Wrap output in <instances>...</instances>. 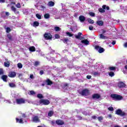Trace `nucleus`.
Masks as SVG:
<instances>
[{"label":"nucleus","mask_w":127,"mask_h":127,"mask_svg":"<svg viewBox=\"0 0 127 127\" xmlns=\"http://www.w3.org/2000/svg\"><path fill=\"white\" fill-rule=\"evenodd\" d=\"M110 97L115 101H121L124 98L122 95L116 94H111Z\"/></svg>","instance_id":"nucleus-1"},{"label":"nucleus","mask_w":127,"mask_h":127,"mask_svg":"<svg viewBox=\"0 0 127 127\" xmlns=\"http://www.w3.org/2000/svg\"><path fill=\"white\" fill-rule=\"evenodd\" d=\"M78 92L79 95H81V96H87L90 95V90L87 88L83 89L81 91L78 90Z\"/></svg>","instance_id":"nucleus-2"},{"label":"nucleus","mask_w":127,"mask_h":127,"mask_svg":"<svg viewBox=\"0 0 127 127\" xmlns=\"http://www.w3.org/2000/svg\"><path fill=\"white\" fill-rule=\"evenodd\" d=\"M41 105H44L45 106H48L50 104V101L48 99H40L39 101Z\"/></svg>","instance_id":"nucleus-3"},{"label":"nucleus","mask_w":127,"mask_h":127,"mask_svg":"<svg viewBox=\"0 0 127 127\" xmlns=\"http://www.w3.org/2000/svg\"><path fill=\"white\" fill-rule=\"evenodd\" d=\"M116 114L120 116V117H126L127 116V113L121 109L116 110Z\"/></svg>","instance_id":"nucleus-4"},{"label":"nucleus","mask_w":127,"mask_h":127,"mask_svg":"<svg viewBox=\"0 0 127 127\" xmlns=\"http://www.w3.org/2000/svg\"><path fill=\"white\" fill-rule=\"evenodd\" d=\"M95 49L98 51L99 53H103V52H105V49L100 47V46H95Z\"/></svg>","instance_id":"nucleus-5"},{"label":"nucleus","mask_w":127,"mask_h":127,"mask_svg":"<svg viewBox=\"0 0 127 127\" xmlns=\"http://www.w3.org/2000/svg\"><path fill=\"white\" fill-rule=\"evenodd\" d=\"M44 37L46 40H50L52 39V35L49 33H46L44 35Z\"/></svg>","instance_id":"nucleus-6"},{"label":"nucleus","mask_w":127,"mask_h":127,"mask_svg":"<svg viewBox=\"0 0 127 127\" xmlns=\"http://www.w3.org/2000/svg\"><path fill=\"white\" fill-rule=\"evenodd\" d=\"M8 76L9 78H15L16 77V72L14 71H9Z\"/></svg>","instance_id":"nucleus-7"},{"label":"nucleus","mask_w":127,"mask_h":127,"mask_svg":"<svg viewBox=\"0 0 127 127\" xmlns=\"http://www.w3.org/2000/svg\"><path fill=\"white\" fill-rule=\"evenodd\" d=\"M16 103L17 105H21V104H24L25 103V100L23 98L16 99Z\"/></svg>","instance_id":"nucleus-8"},{"label":"nucleus","mask_w":127,"mask_h":127,"mask_svg":"<svg viewBox=\"0 0 127 127\" xmlns=\"http://www.w3.org/2000/svg\"><path fill=\"white\" fill-rule=\"evenodd\" d=\"M82 36V33L78 32L77 35H75V38L76 39H80V40H83V39H84V37H81Z\"/></svg>","instance_id":"nucleus-9"},{"label":"nucleus","mask_w":127,"mask_h":127,"mask_svg":"<svg viewBox=\"0 0 127 127\" xmlns=\"http://www.w3.org/2000/svg\"><path fill=\"white\" fill-rule=\"evenodd\" d=\"M92 98L94 100H99V99H100L101 98V95L99 94L95 93L92 95Z\"/></svg>","instance_id":"nucleus-10"},{"label":"nucleus","mask_w":127,"mask_h":127,"mask_svg":"<svg viewBox=\"0 0 127 127\" xmlns=\"http://www.w3.org/2000/svg\"><path fill=\"white\" fill-rule=\"evenodd\" d=\"M56 124L58 126H63V125H64V123L63 120H62L60 119H58L56 121Z\"/></svg>","instance_id":"nucleus-11"},{"label":"nucleus","mask_w":127,"mask_h":127,"mask_svg":"<svg viewBox=\"0 0 127 127\" xmlns=\"http://www.w3.org/2000/svg\"><path fill=\"white\" fill-rule=\"evenodd\" d=\"M106 5H103L102 8H99L98 9V11H99V12H101V13H104V12H106V10H105V9H106Z\"/></svg>","instance_id":"nucleus-12"},{"label":"nucleus","mask_w":127,"mask_h":127,"mask_svg":"<svg viewBox=\"0 0 127 127\" xmlns=\"http://www.w3.org/2000/svg\"><path fill=\"white\" fill-rule=\"evenodd\" d=\"M126 85L125 83L123 82L122 81H120L118 84V86L119 88H125Z\"/></svg>","instance_id":"nucleus-13"},{"label":"nucleus","mask_w":127,"mask_h":127,"mask_svg":"<svg viewBox=\"0 0 127 127\" xmlns=\"http://www.w3.org/2000/svg\"><path fill=\"white\" fill-rule=\"evenodd\" d=\"M52 84H53V82H52L50 79H47L46 80V84L47 85V86H51Z\"/></svg>","instance_id":"nucleus-14"},{"label":"nucleus","mask_w":127,"mask_h":127,"mask_svg":"<svg viewBox=\"0 0 127 127\" xmlns=\"http://www.w3.org/2000/svg\"><path fill=\"white\" fill-rule=\"evenodd\" d=\"M79 20H80V22H84V21L86 20V17L84 16V15H80L79 16Z\"/></svg>","instance_id":"nucleus-15"},{"label":"nucleus","mask_w":127,"mask_h":127,"mask_svg":"<svg viewBox=\"0 0 127 127\" xmlns=\"http://www.w3.org/2000/svg\"><path fill=\"white\" fill-rule=\"evenodd\" d=\"M1 79H2V80H3V82H7V75H3L1 77Z\"/></svg>","instance_id":"nucleus-16"},{"label":"nucleus","mask_w":127,"mask_h":127,"mask_svg":"<svg viewBox=\"0 0 127 127\" xmlns=\"http://www.w3.org/2000/svg\"><path fill=\"white\" fill-rule=\"evenodd\" d=\"M96 24L99 26H103L104 25V22L102 20H98L96 22Z\"/></svg>","instance_id":"nucleus-17"},{"label":"nucleus","mask_w":127,"mask_h":127,"mask_svg":"<svg viewBox=\"0 0 127 127\" xmlns=\"http://www.w3.org/2000/svg\"><path fill=\"white\" fill-rule=\"evenodd\" d=\"M33 122L35 123H38L39 122V118L38 116H35L33 118Z\"/></svg>","instance_id":"nucleus-18"},{"label":"nucleus","mask_w":127,"mask_h":127,"mask_svg":"<svg viewBox=\"0 0 127 127\" xmlns=\"http://www.w3.org/2000/svg\"><path fill=\"white\" fill-rule=\"evenodd\" d=\"M81 43H84L85 45H89L90 44V42L88 40H83L81 41Z\"/></svg>","instance_id":"nucleus-19"},{"label":"nucleus","mask_w":127,"mask_h":127,"mask_svg":"<svg viewBox=\"0 0 127 127\" xmlns=\"http://www.w3.org/2000/svg\"><path fill=\"white\" fill-rule=\"evenodd\" d=\"M4 67H6L7 68H8V67L10 66V63H9V62H5L4 63Z\"/></svg>","instance_id":"nucleus-20"},{"label":"nucleus","mask_w":127,"mask_h":127,"mask_svg":"<svg viewBox=\"0 0 127 127\" xmlns=\"http://www.w3.org/2000/svg\"><path fill=\"white\" fill-rule=\"evenodd\" d=\"M55 4V2H54L53 1H50L48 3V5L49 6H54Z\"/></svg>","instance_id":"nucleus-21"},{"label":"nucleus","mask_w":127,"mask_h":127,"mask_svg":"<svg viewBox=\"0 0 127 127\" xmlns=\"http://www.w3.org/2000/svg\"><path fill=\"white\" fill-rule=\"evenodd\" d=\"M16 123H19V124H23V120L21 119L16 118Z\"/></svg>","instance_id":"nucleus-22"},{"label":"nucleus","mask_w":127,"mask_h":127,"mask_svg":"<svg viewBox=\"0 0 127 127\" xmlns=\"http://www.w3.org/2000/svg\"><path fill=\"white\" fill-rule=\"evenodd\" d=\"M11 9L12 11H14V12H15V13H19V11H18L16 12V8H15L14 6H12L11 7Z\"/></svg>","instance_id":"nucleus-23"},{"label":"nucleus","mask_w":127,"mask_h":127,"mask_svg":"<svg viewBox=\"0 0 127 127\" xmlns=\"http://www.w3.org/2000/svg\"><path fill=\"white\" fill-rule=\"evenodd\" d=\"M29 50L30 52H34L36 50L35 47L34 46H31L29 48Z\"/></svg>","instance_id":"nucleus-24"},{"label":"nucleus","mask_w":127,"mask_h":127,"mask_svg":"<svg viewBox=\"0 0 127 127\" xmlns=\"http://www.w3.org/2000/svg\"><path fill=\"white\" fill-rule=\"evenodd\" d=\"M33 26H34V27L39 26V22L37 21H34L33 24Z\"/></svg>","instance_id":"nucleus-25"},{"label":"nucleus","mask_w":127,"mask_h":127,"mask_svg":"<svg viewBox=\"0 0 127 127\" xmlns=\"http://www.w3.org/2000/svg\"><path fill=\"white\" fill-rule=\"evenodd\" d=\"M7 37L10 41H12V36L10 34H7Z\"/></svg>","instance_id":"nucleus-26"},{"label":"nucleus","mask_w":127,"mask_h":127,"mask_svg":"<svg viewBox=\"0 0 127 127\" xmlns=\"http://www.w3.org/2000/svg\"><path fill=\"white\" fill-rule=\"evenodd\" d=\"M9 86L10 87V88H15L16 87V85L14 83L11 82L9 83Z\"/></svg>","instance_id":"nucleus-27"},{"label":"nucleus","mask_w":127,"mask_h":127,"mask_svg":"<svg viewBox=\"0 0 127 127\" xmlns=\"http://www.w3.org/2000/svg\"><path fill=\"white\" fill-rule=\"evenodd\" d=\"M54 115V112L53 111H50L48 114V117H52Z\"/></svg>","instance_id":"nucleus-28"},{"label":"nucleus","mask_w":127,"mask_h":127,"mask_svg":"<svg viewBox=\"0 0 127 127\" xmlns=\"http://www.w3.org/2000/svg\"><path fill=\"white\" fill-rule=\"evenodd\" d=\"M36 93L33 91V90H30V93H29V95L30 96H34V95H36Z\"/></svg>","instance_id":"nucleus-29"},{"label":"nucleus","mask_w":127,"mask_h":127,"mask_svg":"<svg viewBox=\"0 0 127 127\" xmlns=\"http://www.w3.org/2000/svg\"><path fill=\"white\" fill-rule=\"evenodd\" d=\"M37 97L39 99H41V100L43 99V98H44L43 95L41 94H38L37 95Z\"/></svg>","instance_id":"nucleus-30"},{"label":"nucleus","mask_w":127,"mask_h":127,"mask_svg":"<svg viewBox=\"0 0 127 127\" xmlns=\"http://www.w3.org/2000/svg\"><path fill=\"white\" fill-rule=\"evenodd\" d=\"M100 38H101V39H107L108 37H107V36L101 34H100Z\"/></svg>","instance_id":"nucleus-31"},{"label":"nucleus","mask_w":127,"mask_h":127,"mask_svg":"<svg viewBox=\"0 0 127 127\" xmlns=\"http://www.w3.org/2000/svg\"><path fill=\"white\" fill-rule=\"evenodd\" d=\"M87 21L90 23V24H93L95 22L93 20H92L91 18L87 19Z\"/></svg>","instance_id":"nucleus-32"},{"label":"nucleus","mask_w":127,"mask_h":127,"mask_svg":"<svg viewBox=\"0 0 127 127\" xmlns=\"http://www.w3.org/2000/svg\"><path fill=\"white\" fill-rule=\"evenodd\" d=\"M62 41L65 44H67V42L69 41V39L68 38H64V39H62Z\"/></svg>","instance_id":"nucleus-33"},{"label":"nucleus","mask_w":127,"mask_h":127,"mask_svg":"<svg viewBox=\"0 0 127 127\" xmlns=\"http://www.w3.org/2000/svg\"><path fill=\"white\" fill-rule=\"evenodd\" d=\"M44 18H46V19H48V18H50V15L49 13H46L44 15Z\"/></svg>","instance_id":"nucleus-34"},{"label":"nucleus","mask_w":127,"mask_h":127,"mask_svg":"<svg viewBox=\"0 0 127 127\" xmlns=\"http://www.w3.org/2000/svg\"><path fill=\"white\" fill-rule=\"evenodd\" d=\"M109 68L110 71H116V67L115 66H110Z\"/></svg>","instance_id":"nucleus-35"},{"label":"nucleus","mask_w":127,"mask_h":127,"mask_svg":"<svg viewBox=\"0 0 127 127\" xmlns=\"http://www.w3.org/2000/svg\"><path fill=\"white\" fill-rule=\"evenodd\" d=\"M54 29L55 31H60V30H61V28L58 26H55Z\"/></svg>","instance_id":"nucleus-36"},{"label":"nucleus","mask_w":127,"mask_h":127,"mask_svg":"<svg viewBox=\"0 0 127 127\" xmlns=\"http://www.w3.org/2000/svg\"><path fill=\"white\" fill-rule=\"evenodd\" d=\"M5 12H4V11L1 12L0 13L1 17H3V18L5 17Z\"/></svg>","instance_id":"nucleus-37"},{"label":"nucleus","mask_w":127,"mask_h":127,"mask_svg":"<svg viewBox=\"0 0 127 127\" xmlns=\"http://www.w3.org/2000/svg\"><path fill=\"white\" fill-rule=\"evenodd\" d=\"M109 75L110 77H114L115 76V73H114V72L110 71Z\"/></svg>","instance_id":"nucleus-38"},{"label":"nucleus","mask_w":127,"mask_h":127,"mask_svg":"<svg viewBox=\"0 0 127 127\" xmlns=\"http://www.w3.org/2000/svg\"><path fill=\"white\" fill-rule=\"evenodd\" d=\"M36 16L37 18H38V19H41V15H40L38 13H37L36 14Z\"/></svg>","instance_id":"nucleus-39"},{"label":"nucleus","mask_w":127,"mask_h":127,"mask_svg":"<svg viewBox=\"0 0 127 127\" xmlns=\"http://www.w3.org/2000/svg\"><path fill=\"white\" fill-rule=\"evenodd\" d=\"M10 31H11V29H10V28L9 27H7L6 28V32L7 33H9V32H10Z\"/></svg>","instance_id":"nucleus-40"},{"label":"nucleus","mask_w":127,"mask_h":127,"mask_svg":"<svg viewBox=\"0 0 127 127\" xmlns=\"http://www.w3.org/2000/svg\"><path fill=\"white\" fill-rule=\"evenodd\" d=\"M17 66L19 69H21V68H22V64H21V63H18Z\"/></svg>","instance_id":"nucleus-41"},{"label":"nucleus","mask_w":127,"mask_h":127,"mask_svg":"<svg viewBox=\"0 0 127 127\" xmlns=\"http://www.w3.org/2000/svg\"><path fill=\"white\" fill-rule=\"evenodd\" d=\"M89 15H90V16H92V17H94V16H95V13L93 12H89Z\"/></svg>","instance_id":"nucleus-42"},{"label":"nucleus","mask_w":127,"mask_h":127,"mask_svg":"<svg viewBox=\"0 0 127 127\" xmlns=\"http://www.w3.org/2000/svg\"><path fill=\"white\" fill-rule=\"evenodd\" d=\"M108 110L109 111H110V112H114V107H110L108 108Z\"/></svg>","instance_id":"nucleus-43"},{"label":"nucleus","mask_w":127,"mask_h":127,"mask_svg":"<svg viewBox=\"0 0 127 127\" xmlns=\"http://www.w3.org/2000/svg\"><path fill=\"white\" fill-rule=\"evenodd\" d=\"M55 37L56 38V39H59V38H60V36H59L58 34H56L55 35Z\"/></svg>","instance_id":"nucleus-44"},{"label":"nucleus","mask_w":127,"mask_h":127,"mask_svg":"<svg viewBox=\"0 0 127 127\" xmlns=\"http://www.w3.org/2000/svg\"><path fill=\"white\" fill-rule=\"evenodd\" d=\"M98 120L99 121V122H102V121H103V117L100 116L98 117Z\"/></svg>","instance_id":"nucleus-45"},{"label":"nucleus","mask_w":127,"mask_h":127,"mask_svg":"<svg viewBox=\"0 0 127 127\" xmlns=\"http://www.w3.org/2000/svg\"><path fill=\"white\" fill-rule=\"evenodd\" d=\"M51 124L52 126H54V125H55V124H56V121H55V120H52L51 122Z\"/></svg>","instance_id":"nucleus-46"},{"label":"nucleus","mask_w":127,"mask_h":127,"mask_svg":"<svg viewBox=\"0 0 127 127\" xmlns=\"http://www.w3.org/2000/svg\"><path fill=\"white\" fill-rule=\"evenodd\" d=\"M66 34H67V35H68V36H69V37H72V36H73V34H72L70 32H67Z\"/></svg>","instance_id":"nucleus-47"},{"label":"nucleus","mask_w":127,"mask_h":127,"mask_svg":"<svg viewBox=\"0 0 127 127\" xmlns=\"http://www.w3.org/2000/svg\"><path fill=\"white\" fill-rule=\"evenodd\" d=\"M16 7H17V8H20L21 7V5L19 3H17V4L16 5Z\"/></svg>","instance_id":"nucleus-48"},{"label":"nucleus","mask_w":127,"mask_h":127,"mask_svg":"<svg viewBox=\"0 0 127 127\" xmlns=\"http://www.w3.org/2000/svg\"><path fill=\"white\" fill-rule=\"evenodd\" d=\"M38 65H39V62L38 61H36L35 62V63H34V66H38Z\"/></svg>","instance_id":"nucleus-49"},{"label":"nucleus","mask_w":127,"mask_h":127,"mask_svg":"<svg viewBox=\"0 0 127 127\" xmlns=\"http://www.w3.org/2000/svg\"><path fill=\"white\" fill-rule=\"evenodd\" d=\"M94 76H98V75H100V73L99 72H93Z\"/></svg>","instance_id":"nucleus-50"},{"label":"nucleus","mask_w":127,"mask_h":127,"mask_svg":"<svg viewBox=\"0 0 127 127\" xmlns=\"http://www.w3.org/2000/svg\"><path fill=\"white\" fill-rule=\"evenodd\" d=\"M18 77L20 79H21L22 78V73H18Z\"/></svg>","instance_id":"nucleus-51"},{"label":"nucleus","mask_w":127,"mask_h":127,"mask_svg":"<svg viewBox=\"0 0 127 127\" xmlns=\"http://www.w3.org/2000/svg\"><path fill=\"white\" fill-rule=\"evenodd\" d=\"M3 69L2 68H0V75H3Z\"/></svg>","instance_id":"nucleus-52"},{"label":"nucleus","mask_w":127,"mask_h":127,"mask_svg":"<svg viewBox=\"0 0 127 127\" xmlns=\"http://www.w3.org/2000/svg\"><path fill=\"white\" fill-rule=\"evenodd\" d=\"M86 78L88 80H90V79H92V76L90 75H87Z\"/></svg>","instance_id":"nucleus-53"},{"label":"nucleus","mask_w":127,"mask_h":127,"mask_svg":"<svg viewBox=\"0 0 127 127\" xmlns=\"http://www.w3.org/2000/svg\"><path fill=\"white\" fill-rule=\"evenodd\" d=\"M40 8H42V9H45V8H46V7H45V6L43 5H40Z\"/></svg>","instance_id":"nucleus-54"},{"label":"nucleus","mask_w":127,"mask_h":127,"mask_svg":"<svg viewBox=\"0 0 127 127\" xmlns=\"http://www.w3.org/2000/svg\"><path fill=\"white\" fill-rule=\"evenodd\" d=\"M77 119H78V121H82V117L78 116H77Z\"/></svg>","instance_id":"nucleus-55"},{"label":"nucleus","mask_w":127,"mask_h":127,"mask_svg":"<svg viewBox=\"0 0 127 127\" xmlns=\"http://www.w3.org/2000/svg\"><path fill=\"white\" fill-rule=\"evenodd\" d=\"M43 74H44V71H43V70H41L40 71V75H43Z\"/></svg>","instance_id":"nucleus-56"},{"label":"nucleus","mask_w":127,"mask_h":127,"mask_svg":"<svg viewBox=\"0 0 127 127\" xmlns=\"http://www.w3.org/2000/svg\"><path fill=\"white\" fill-rule=\"evenodd\" d=\"M93 26L90 25V26H89V30H93Z\"/></svg>","instance_id":"nucleus-57"},{"label":"nucleus","mask_w":127,"mask_h":127,"mask_svg":"<svg viewBox=\"0 0 127 127\" xmlns=\"http://www.w3.org/2000/svg\"><path fill=\"white\" fill-rule=\"evenodd\" d=\"M30 79H34V76L33 75V74H30Z\"/></svg>","instance_id":"nucleus-58"},{"label":"nucleus","mask_w":127,"mask_h":127,"mask_svg":"<svg viewBox=\"0 0 127 127\" xmlns=\"http://www.w3.org/2000/svg\"><path fill=\"white\" fill-rule=\"evenodd\" d=\"M91 118H92V119H93V120H96V119H97V116H93Z\"/></svg>","instance_id":"nucleus-59"},{"label":"nucleus","mask_w":127,"mask_h":127,"mask_svg":"<svg viewBox=\"0 0 127 127\" xmlns=\"http://www.w3.org/2000/svg\"><path fill=\"white\" fill-rule=\"evenodd\" d=\"M5 16H8L9 15V13L8 12H5Z\"/></svg>","instance_id":"nucleus-60"},{"label":"nucleus","mask_w":127,"mask_h":127,"mask_svg":"<svg viewBox=\"0 0 127 127\" xmlns=\"http://www.w3.org/2000/svg\"><path fill=\"white\" fill-rule=\"evenodd\" d=\"M0 2L3 3L5 2V0H0Z\"/></svg>","instance_id":"nucleus-61"},{"label":"nucleus","mask_w":127,"mask_h":127,"mask_svg":"<svg viewBox=\"0 0 127 127\" xmlns=\"http://www.w3.org/2000/svg\"><path fill=\"white\" fill-rule=\"evenodd\" d=\"M106 32H107V31H106L105 30H102L103 34H105V33H106Z\"/></svg>","instance_id":"nucleus-62"},{"label":"nucleus","mask_w":127,"mask_h":127,"mask_svg":"<svg viewBox=\"0 0 127 127\" xmlns=\"http://www.w3.org/2000/svg\"><path fill=\"white\" fill-rule=\"evenodd\" d=\"M106 8L107 10H110V7L109 6H106Z\"/></svg>","instance_id":"nucleus-63"},{"label":"nucleus","mask_w":127,"mask_h":127,"mask_svg":"<svg viewBox=\"0 0 127 127\" xmlns=\"http://www.w3.org/2000/svg\"><path fill=\"white\" fill-rule=\"evenodd\" d=\"M124 46H125V47H127V43H125L124 44Z\"/></svg>","instance_id":"nucleus-64"}]
</instances>
